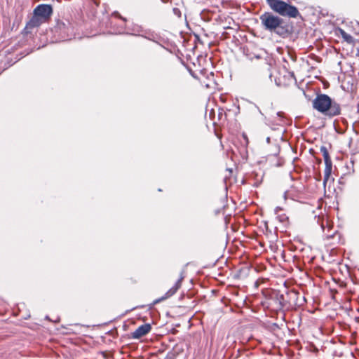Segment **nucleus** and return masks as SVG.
I'll use <instances>...</instances> for the list:
<instances>
[{"label": "nucleus", "instance_id": "1", "mask_svg": "<svg viewBox=\"0 0 359 359\" xmlns=\"http://www.w3.org/2000/svg\"><path fill=\"white\" fill-rule=\"evenodd\" d=\"M259 20L264 30L280 37L285 38L292 32L293 27L291 23L271 12H264L259 16Z\"/></svg>", "mask_w": 359, "mask_h": 359}, {"label": "nucleus", "instance_id": "2", "mask_svg": "<svg viewBox=\"0 0 359 359\" xmlns=\"http://www.w3.org/2000/svg\"><path fill=\"white\" fill-rule=\"evenodd\" d=\"M313 107L318 111L325 116L333 117L340 114L341 107L339 104L332 100L325 94H320L313 101Z\"/></svg>", "mask_w": 359, "mask_h": 359}, {"label": "nucleus", "instance_id": "3", "mask_svg": "<svg viewBox=\"0 0 359 359\" xmlns=\"http://www.w3.org/2000/svg\"><path fill=\"white\" fill-rule=\"evenodd\" d=\"M53 14V7L49 4H39L33 11V16L27 22L26 29L39 27L46 22Z\"/></svg>", "mask_w": 359, "mask_h": 359}, {"label": "nucleus", "instance_id": "4", "mask_svg": "<svg viewBox=\"0 0 359 359\" xmlns=\"http://www.w3.org/2000/svg\"><path fill=\"white\" fill-rule=\"evenodd\" d=\"M271 10L283 17L296 18L300 15L297 8L283 0H266Z\"/></svg>", "mask_w": 359, "mask_h": 359}, {"label": "nucleus", "instance_id": "5", "mask_svg": "<svg viewBox=\"0 0 359 359\" xmlns=\"http://www.w3.org/2000/svg\"><path fill=\"white\" fill-rule=\"evenodd\" d=\"M53 32L62 41L71 39L74 35V27L67 19L57 20Z\"/></svg>", "mask_w": 359, "mask_h": 359}, {"label": "nucleus", "instance_id": "6", "mask_svg": "<svg viewBox=\"0 0 359 359\" xmlns=\"http://www.w3.org/2000/svg\"><path fill=\"white\" fill-rule=\"evenodd\" d=\"M320 151L323 154L325 164V176L323 180V182L325 184L332 172V161L330 158L328 151L325 146H322L320 147Z\"/></svg>", "mask_w": 359, "mask_h": 359}, {"label": "nucleus", "instance_id": "7", "mask_svg": "<svg viewBox=\"0 0 359 359\" xmlns=\"http://www.w3.org/2000/svg\"><path fill=\"white\" fill-rule=\"evenodd\" d=\"M183 279H184V276L182 274H181L180 278L177 280V282L175 283V285L168 291H167V292L163 296H162L159 299H156L154 302V304L159 303V302L173 296L177 292V290L180 288Z\"/></svg>", "mask_w": 359, "mask_h": 359}, {"label": "nucleus", "instance_id": "8", "mask_svg": "<svg viewBox=\"0 0 359 359\" xmlns=\"http://www.w3.org/2000/svg\"><path fill=\"white\" fill-rule=\"evenodd\" d=\"M151 330V325L149 323H145L139 326L133 333V339H140L149 333Z\"/></svg>", "mask_w": 359, "mask_h": 359}, {"label": "nucleus", "instance_id": "9", "mask_svg": "<svg viewBox=\"0 0 359 359\" xmlns=\"http://www.w3.org/2000/svg\"><path fill=\"white\" fill-rule=\"evenodd\" d=\"M337 31L341 36V37L346 41V42L351 43L353 42V38L350 34L346 33L344 29L341 28H338Z\"/></svg>", "mask_w": 359, "mask_h": 359}, {"label": "nucleus", "instance_id": "10", "mask_svg": "<svg viewBox=\"0 0 359 359\" xmlns=\"http://www.w3.org/2000/svg\"><path fill=\"white\" fill-rule=\"evenodd\" d=\"M278 218L281 222H284L287 219L285 215H279L278 216Z\"/></svg>", "mask_w": 359, "mask_h": 359}, {"label": "nucleus", "instance_id": "11", "mask_svg": "<svg viewBox=\"0 0 359 359\" xmlns=\"http://www.w3.org/2000/svg\"><path fill=\"white\" fill-rule=\"evenodd\" d=\"M282 208L280 207H276L274 210L275 214H278V211L281 210Z\"/></svg>", "mask_w": 359, "mask_h": 359}, {"label": "nucleus", "instance_id": "12", "mask_svg": "<svg viewBox=\"0 0 359 359\" xmlns=\"http://www.w3.org/2000/svg\"><path fill=\"white\" fill-rule=\"evenodd\" d=\"M113 15H116V16H117V17H118V18H120L123 19L124 21L126 20V19H125V18H123L122 17H121V15H120L118 13H116V12L114 13V14H113Z\"/></svg>", "mask_w": 359, "mask_h": 359}, {"label": "nucleus", "instance_id": "13", "mask_svg": "<svg viewBox=\"0 0 359 359\" xmlns=\"http://www.w3.org/2000/svg\"><path fill=\"white\" fill-rule=\"evenodd\" d=\"M287 191H285V192L284 193V198H285V200H286V199H287Z\"/></svg>", "mask_w": 359, "mask_h": 359}, {"label": "nucleus", "instance_id": "14", "mask_svg": "<svg viewBox=\"0 0 359 359\" xmlns=\"http://www.w3.org/2000/svg\"><path fill=\"white\" fill-rule=\"evenodd\" d=\"M266 142H267L268 143H269V142H270V137H267V138H266Z\"/></svg>", "mask_w": 359, "mask_h": 359}, {"label": "nucleus", "instance_id": "15", "mask_svg": "<svg viewBox=\"0 0 359 359\" xmlns=\"http://www.w3.org/2000/svg\"><path fill=\"white\" fill-rule=\"evenodd\" d=\"M222 113H219V119H222Z\"/></svg>", "mask_w": 359, "mask_h": 359}, {"label": "nucleus", "instance_id": "16", "mask_svg": "<svg viewBox=\"0 0 359 359\" xmlns=\"http://www.w3.org/2000/svg\"><path fill=\"white\" fill-rule=\"evenodd\" d=\"M357 55L359 57V51H358V53Z\"/></svg>", "mask_w": 359, "mask_h": 359}]
</instances>
